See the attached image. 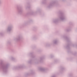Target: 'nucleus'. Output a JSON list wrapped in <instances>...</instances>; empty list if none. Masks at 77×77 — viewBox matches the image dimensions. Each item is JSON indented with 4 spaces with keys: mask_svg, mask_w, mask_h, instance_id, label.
<instances>
[{
    "mask_svg": "<svg viewBox=\"0 0 77 77\" xmlns=\"http://www.w3.org/2000/svg\"><path fill=\"white\" fill-rule=\"evenodd\" d=\"M1 0H0V5H1Z\"/></svg>",
    "mask_w": 77,
    "mask_h": 77,
    "instance_id": "obj_12",
    "label": "nucleus"
},
{
    "mask_svg": "<svg viewBox=\"0 0 77 77\" xmlns=\"http://www.w3.org/2000/svg\"><path fill=\"white\" fill-rule=\"evenodd\" d=\"M65 18L66 17L65 15H63V14H60L59 18L54 19L53 20V21L54 23H57L58 22V21H59V20L63 21V20H65Z\"/></svg>",
    "mask_w": 77,
    "mask_h": 77,
    "instance_id": "obj_2",
    "label": "nucleus"
},
{
    "mask_svg": "<svg viewBox=\"0 0 77 77\" xmlns=\"http://www.w3.org/2000/svg\"><path fill=\"white\" fill-rule=\"evenodd\" d=\"M51 77H56L55 76H52Z\"/></svg>",
    "mask_w": 77,
    "mask_h": 77,
    "instance_id": "obj_13",
    "label": "nucleus"
},
{
    "mask_svg": "<svg viewBox=\"0 0 77 77\" xmlns=\"http://www.w3.org/2000/svg\"><path fill=\"white\" fill-rule=\"evenodd\" d=\"M17 11L19 14H21V13H22V12H23V9H19L18 8H17Z\"/></svg>",
    "mask_w": 77,
    "mask_h": 77,
    "instance_id": "obj_5",
    "label": "nucleus"
},
{
    "mask_svg": "<svg viewBox=\"0 0 77 77\" xmlns=\"http://www.w3.org/2000/svg\"><path fill=\"white\" fill-rule=\"evenodd\" d=\"M10 59L11 60H13V61H14V60H15V58L14 57H11L10 58Z\"/></svg>",
    "mask_w": 77,
    "mask_h": 77,
    "instance_id": "obj_9",
    "label": "nucleus"
},
{
    "mask_svg": "<svg viewBox=\"0 0 77 77\" xmlns=\"http://www.w3.org/2000/svg\"><path fill=\"white\" fill-rule=\"evenodd\" d=\"M12 27H13V26L12 25L10 24L7 27V29H6V32H10L11 30H12Z\"/></svg>",
    "mask_w": 77,
    "mask_h": 77,
    "instance_id": "obj_3",
    "label": "nucleus"
},
{
    "mask_svg": "<svg viewBox=\"0 0 77 77\" xmlns=\"http://www.w3.org/2000/svg\"><path fill=\"white\" fill-rule=\"evenodd\" d=\"M42 60V58L40 59V60H39V62H41V60Z\"/></svg>",
    "mask_w": 77,
    "mask_h": 77,
    "instance_id": "obj_11",
    "label": "nucleus"
},
{
    "mask_svg": "<svg viewBox=\"0 0 77 77\" xmlns=\"http://www.w3.org/2000/svg\"><path fill=\"white\" fill-rule=\"evenodd\" d=\"M39 70L41 71H44L45 70V69L43 68H39Z\"/></svg>",
    "mask_w": 77,
    "mask_h": 77,
    "instance_id": "obj_8",
    "label": "nucleus"
},
{
    "mask_svg": "<svg viewBox=\"0 0 77 77\" xmlns=\"http://www.w3.org/2000/svg\"><path fill=\"white\" fill-rule=\"evenodd\" d=\"M50 44H48L46 45V46L47 47H49V46H50Z\"/></svg>",
    "mask_w": 77,
    "mask_h": 77,
    "instance_id": "obj_10",
    "label": "nucleus"
},
{
    "mask_svg": "<svg viewBox=\"0 0 77 77\" xmlns=\"http://www.w3.org/2000/svg\"><path fill=\"white\" fill-rule=\"evenodd\" d=\"M0 35H2V33H0Z\"/></svg>",
    "mask_w": 77,
    "mask_h": 77,
    "instance_id": "obj_14",
    "label": "nucleus"
},
{
    "mask_svg": "<svg viewBox=\"0 0 77 77\" xmlns=\"http://www.w3.org/2000/svg\"><path fill=\"white\" fill-rule=\"evenodd\" d=\"M22 38H23L22 37V36H18L17 38L14 39V40L15 41H20V40H21V39H22Z\"/></svg>",
    "mask_w": 77,
    "mask_h": 77,
    "instance_id": "obj_4",
    "label": "nucleus"
},
{
    "mask_svg": "<svg viewBox=\"0 0 77 77\" xmlns=\"http://www.w3.org/2000/svg\"><path fill=\"white\" fill-rule=\"evenodd\" d=\"M55 3V2H53L50 4L49 6H48V8H50V6H53L54 5V4Z\"/></svg>",
    "mask_w": 77,
    "mask_h": 77,
    "instance_id": "obj_7",
    "label": "nucleus"
},
{
    "mask_svg": "<svg viewBox=\"0 0 77 77\" xmlns=\"http://www.w3.org/2000/svg\"><path fill=\"white\" fill-rule=\"evenodd\" d=\"M9 64H7L5 65H3L2 63H0V69H2L4 73L7 72V68L9 66Z\"/></svg>",
    "mask_w": 77,
    "mask_h": 77,
    "instance_id": "obj_1",
    "label": "nucleus"
},
{
    "mask_svg": "<svg viewBox=\"0 0 77 77\" xmlns=\"http://www.w3.org/2000/svg\"><path fill=\"white\" fill-rule=\"evenodd\" d=\"M57 42V40H55L53 41L52 43V44H56Z\"/></svg>",
    "mask_w": 77,
    "mask_h": 77,
    "instance_id": "obj_6",
    "label": "nucleus"
}]
</instances>
